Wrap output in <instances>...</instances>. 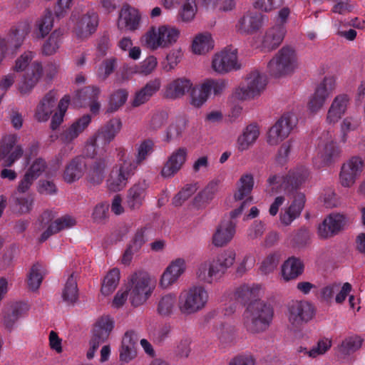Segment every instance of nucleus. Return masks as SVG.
I'll list each match as a JSON object with an SVG mask.
<instances>
[{
  "mask_svg": "<svg viewBox=\"0 0 365 365\" xmlns=\"http://www.w3.org/2000/svg\"><path fill=\"white\" fill-rule=\"evenodd\" d=\"M32 58L31 53H24L15 62L14 70L16 72L24 71L17 83V89L21 96L29 95L43 75V67L40 62L34 61L29 65Z\"/></svg>",
  "mask_w": 365,
  "mask_h": 365,
  "instance_id": "1",
  "label": "nucleus"
},
{
  "mask_svg": "<svg viewBox=\"0 0 365 365\" xmlns=\"http://www.w3.org/2000/svg\"><path fill=\"white\" fill-rule=\"evenodd\" d=\"M273 309L262 300L250 303L244 313V325L247 331L257 334L265 331L273 318Z\"/></svg>",
  "mask_w": 365,
  "mask_h": 365,
  "instance_id": "2",
  "label": "nucleus"
},
{
  "mask_svg": "<svg viewBox=\"0 0 365 365\" xmlns=\"http://www.w3.org/2000/svg\"><path fill=\"white\" fill-rule=\"evenodd\" d=\"M208 298V293L204 287L192 286L180 293L178 306L182 314H192L205 307Z\"/></svg>",
  "mask_w": 365,
  "mask_h": 365,
  "instance_id": "3",
  "label": "nucleus"
},
{
  "mask_svg": "<svg viewBox=\"0 0 365 365\" xmlns=\"http://www.w3.org/2000/svg\"><path fill=\"white\" fill-rule=\"evenodd\" d=\"M297 67L295 51L289 46H284L269 61L267 70L270 76L279 78L292 73Z\"/></svg>",
  "mask_w": 365,
  "mask_h": 365,
  "instance_id": "4",
  "label": "nucleus"
},
{
  "mask_svg": "<svg viewBox=\"0 0 365 365\" xmlns=\"http://www.w3.org/2000/svg\"><path fill=\"white\" fill-rule=\"evenodd\" d=\"M150 277L145 272H136L130 275V300L134 307L143 304L151 294L153 287L150 286Z\"/></svg>",
  "mask_w": 365,
  "mask_h": 365,
  "instance_id": "5",
  "label": "nucleus"
},
{
  "mask_svg": "<svg viewBox=\"0 0 365 365\" xmlns=\"http://www.w3.org/2000/svg\"><path fill=\"white\" fill-rule=\"evenodd\" d=\"M179 31L169 26H162L158 31L154 29L146 33L144 37L145 45L153 49L168 47L175 43L179 37Z\"/></svg>",
  "mask_w": 365,
  "mask_h": 365,
  "instance_id": "6",
  "label": "nucleus"
},
{
  "mask_svg": "<svg viewBox=\"0 0 365 365\" xmlns=\"http://www.w3.org/2000/svg\"><path fill=\"white\" fill-rule=\"evenodd\" d=\"M315 315L314 305L305 300L292 301L287 304V317L289 323L295 328L312 320Z\"/></svg>",
  "mask_w": 365,
  "mask_h": 365,
  "instance_id": "7",
  "label": "nucleus"
},
{
  "mask_svg": "<svg viewBox=\"0 0 365 365\" xmlns=\"http://www.w3.org/2000/svg\"><path fill=\"white\" fill-rule=\"evenodd\" d=\"M113 329V321L109 317H102L96 322L89 341L90 348L86 354L88 359H93L99 346L107 341Z\"/></svg>",
  "mask_w": 365,
  "mask_h": 365,
  "instance_id": "8",
  "label": "nucleus"
},
{
  "mask_svg": "<svg viewBox=\"0 0 365 365\" xmlns=\"http://www.w3.org/2000/svg\"><path fill=\"white\" fill-rule=\"evenodd\" d=\"M267 85L266 77L258 71H251L245 78V84L235 92L240 100H247L259 96Z\"/></svg>",
  "mask_w": 365,
  "mask_h": 365,
  "instance_id": "9",
  "label": "nucleus"
},
{
  "mask_svg": "<svg viewBox=\"0 0 365 365\" xmlns=\"http://www.w3.org/2000/svg\"><path fill=\"white\" fill-rule=\"evenodd\" d=\"M240 67L237 61V50L232 46L226 47L216 53L212 61V69L220 74L238 70Z\"/></svg>",
  "mask_w": 365,
  "mask_h": 365,
  "instance_id": "10",
  "label": "nucleus"
},
{
  "mask_svg": "<svg viewBox=\"0 0 365 365\" xmlns=\"http://www.w3.org/2000/svg\"><path fill=\"white\" fill-rule=\"evenodd\" d=\"M297 118L294 113L283 114L268 133V143L277 145L288 137L292 130L296 126Z\"/></svg>",
  "mask_w": 365,
  "mask_h": 365,
  "instance_id": "11",
  "label": "nucleus"
},
{
  "mask_svg": "<svg viewBox=\"0 0 365 365\" xmlns=\"http://www.w3.org/2000/svg\"><path fill=\"white\" fill-rule=\"evenodd\" d=\"M17 135H7L0 140V162L3 167H11L23 155L21 145H16Z\"/></svg>",
  "mask_w": 365,
  "mask_h": 365,
  "instance_id": "12",
  "label": "nucleus"
},
{
  "mask_svg": "<svg viewBox=\"0 0 365 365\" xmlns=\"http://www.w3.org/2000/svg\"><path fill=\"white\" fill-rule=\"evenodd\" d=\"M136 169L131 163L119 164L111 170L107 180L109 190L117 192L123 190L127 185L128 179L135 174Z\"/></svg>",
  "mask_w": 365,
  "mask_h": 365,
  "instance_id": "13",
  "label": "nucleus"
},
{
  "mask_svg": "<svg viewBox=\"0 0 365 365\" xmlns=\"http://www.w3.org/2000/svg\"><path fill=\"white\" fill-rule=\"evenodd\" d=\"M364 168V162L359 156H353L341 166L340 182L342 186H352L359 178Z\"/></svg>",
  "mask_w": 365,
  "mask_h": 365,
  "instance_id": "14",
  "label": "nucleus"
},
{
  "mask_svg": "<svg viewBox=\"0 0 365 365\" xmlns=\"http://www.w3.org/2000/svg\"><path fill=\"white\" fill-rule=\"evenodd\" d=\"M334 88L335 79L333 77H325L317 88L308 103V108L310 112L315 113L319 110Z\"/></svg>",
  "mask_w": 365,
  "mask_h": 365,
  "instance_id": "15",
  "label": "nucleus"
},
{
  "mask_svg": "<svg viewBox=\"0 0 365 365\" xmlns=\"http://www.w3.org/2000/svg\"><path fill=\"white\" fill-rule=\"evenodd\" d=\"M187 157V150L181 147L174 150L165 163L160 174L165 178L173 177L185 163Z\"/></svg>",
  "mask_w": 365,
  "mask_h": 365,
  "instance_id": "16",
  "label": "nucleus"
},
{
  "mask_svg": "<svg viewBox=\"0 0 365 365\" xmlns=\"http://www.w3.org/2000/svg\"><path fill=\"white\" fill-rule=\"evenodd\" d=\"M109 164L108 157L93 158L90 163H87L86 180L91 185L101 184L106 176V171Z\"/></svg>",
  "mask_w": 365,
  "mask_h": 365,
  "instance_id": "17",
  "label": "nucleus"
},
{
  "mask_svg": "<svg viewBox=\"0 0 365 365\" xmlns=\"http://www.w3.org/2000/svg\"><path fill=\"white\" fill-rule=\"evenodd\" d=\"M26 31L20 26L12 28L6 38L0 37V63L10 48L12 52H16L24 42Z\"/></svg>",
  "mask_w": 365,
  "mask_h": 365,
  "instance_id": "18",
  "label": "nucleus"
},
{
  "mask_svg": "<svg viewBox=\"0 0 365 365\" xmlns=\"http://www.w3.org/2000/svg\"><path fill=\"white\" fill-rule=\"evenodd\" d=\"M266 16L257 12H248L241 17L237 25V31L242 34H252L263 25Z\"/></svg>",
  "mask_w": 365,
  "mask_h": 365,
  "instance_id": "19",
  "label": "nucleus"
},
{
  "mask_svg": "<svg viewBox=\"0 0 365 365\" xmlns=\"http://www.w3.org/2000/svg\"><path fill=\"white\" fill-rule=\"evenodd\" d=\"M345 225V216L339 213L330 214L324 220L318 228V233L322 238H329L338 234Z\"/></svg>",
  "mask_w": 365,
  "mask_h": 365,
  "instance_id": "20",
  "label": "nucleus"
},
{
  "mask_svg": "<svg viewBox=\"0 0 365 365\" xmlns=\"http://www.w3.org/2000/svg\"><path fill=\"white\" fill-rule=\"evenodd\" d=\"M306 202V197L303 192H296L293 195L291 205L281 212L279 215L280 222L285 226L289 225L292 221L299 217Z\"/></svg>",
  "mask_w": 365,
  "mask_h": 365,
  "instance_id": "21",
  "label": "nucleus"
},
{
  "mask_svg": "<svg viewBox=\"0 0 365 365\" xmlns=\"http://www.w3.org/2000/svg\"><path fill=\"white\" fill-rule=\"evenodd\" d=\"M98 16L94 11H88L80 19L75 27L76 36L80 39L90 37L97 29Z\"/></svg>",
  "mask_w": 365,
  "mask_h": 365,
  "instance_id": "22",
  "label": "nucleus"
},
{
  "mask_svg": "<svg viewBox=\"0 0 365 365\" xmlns=\"http://www.w3.org/2000/svg\"><path fill=\"white\" fill-rule=\"evenodd\" d=\"M87 168L86 158L82 155L73 158L66 166L63 178L65 182L72 183L84 175Z\"/></svg>",
  "mask_w": 365,
  "mask_h": 365,
  "instance_id": "23",
  "label": "nucleus"
},
{
  "mask_svg": "<svg viewBox=\"0 0 365 365\" xmlns=\"http://www.w3.org/2000/svg\"><path fill=\"white\" fill-rule=\"evenodd\" d=\"M138 340L135 331L130 330L125 333L119 349V359L121 362L128 363L136 357Z\"/></svg>",
  "mask_w": 365,
  "mask_h": 365,
  "instance_id": "24",
  "label": "nucleus"
},
{
  "mask_svg": "<svg viewBox=\"0 0 365 365\" xmlns=\"http://www.w3.org/2000/svg\"><path fill=\"white\" fill-rule=\"evenodd\" d=\"M140 21L138 11L129 4H125L120 9L118 26L120 29L135 31L138 29Z\"/></svg>",
  "mask_w": 365,
  "mask_h": 365,
  "instance_id": "25",
  "label": "nucleus"
},
{
  "mask_svg": "<svg viewBox=\"0 0 365 365\" xmlns=\"http://www.w3.org/2000/svg\"><path fill=\"white\" fill-rule=\"evenodd\" d=\"M308 177L309 171L307 168L303 167L296 168L293 170H290L287 175L284 177L282 186L287 192H293L305 182Z\"/></svg>",
  "mask_w": 365,
  "mask_h": 365,
  "instance_id": "26",
  "label": "nucleus"
},
{
  "mask_svg": "<svg viewBox=\"0 0 365 365\" xmlns=\"http://www.w3.org/2000/svg\"><path fill=\"white\" fill-rule=\"evenodd\" d=\"M235 222L223 220L213 235V245L216 247H223L230 242L235 234Z\"/></svg>",
  "mask_w": 365,
  "mask_h": 365,
  "instance_id": "27",
  "label": "nucleus"
},
{
  "mask_svg": "<svg viewBox=\"0 0 365 365\" xmlns=\"http://www.w3.org/2000/svg\"><path fill=\"white\" fill-rule=\"evenodd\" d=\"M148 184L145 180L135 183L128 191L127 205L131 210L140 208L146 195Z\"/></svg>",
  "mask_w": 365,
  "mask_h": 365,
  "instance_id": "28",
  "label": "nucleus"
},
{
  "mask_svg": "<svg viewBox=\"0 0 365 365\" xmlns=\"http://www.w3.org/2000/svg\"><path fill=\"white\" fill-rule=\"evenodd\" d=\"M192 87V83L189 79L176 78L166 86L164 97L172 100L180 98L188 93Z\"/></svg>",
  "mask_w": 365,
  "mask_h": 365,
  "instance_id": "29",
  "label": "nucleus"
},
{
  "mask_svg": "<svg viewBox=\"0 0 365 365\" xmlns=\"http://www.w3.org/2000/svg\"><path fill=\"white\" fill-rule=\"evenodd\" d=\"M122 123L119 118H112L103 125L97 132L95 137V144L101 141L103 144L110 143L120 132Z\"/></svg>",
  "mask_w": 365,
  "mask_h": 365,
  "instance_id": "30",
  "label": "nucleus"
},
{
  "mask_svg": "<svg viewBox=\"0 0 365 365\" xmlns=\"http://www.w3.org/2000/svg\"><path fill=\"white\" fill-rule=\"evenodd\" d=\"M350 98L346 94H340L336 96L329 107L327 121L329 123H336L345 113Z\"/></svg>",
  "mask_w": 365,
  "mask_h": 365,
  "instance_id": "31",
  "label": "nucleus"
},
{
  "mask_svg": "<svg viewBox=\"0 0 365 365\" xmlns=\"http://www.w3.org/2000/svg\"><path fill=\"white\" fill-rule=\"evenodd\" d=\"M28 310L26 304L23 302H14L9 304L4 310L3 324L5 328L11 331L16 322Z\"/></svg>",
  "mask_w": 365,
  "mask_h": 365,
  "instance_id": "32",
  "label": "nucleus"
},
{
  "mask_svg": "<svg viewBox=\"0 0 365 365\" xmlns=\"http://www.w3.org/2000/svg\"><path fill=\"white\" fill-rule=\"evenodd\" d=\"M56 104V93H47L36 108L35 118L39 122L46 121L53 113Z\"/></svg>",
  "mask_w": 365,
  "mask_h": 365,
  "instance_id": "33",
  "label": "nucleus"
},
{
  "mask_svg": "<svg viewBox=\"0 0 365 365\" xmlns=\"http://www.w3.org/2000/svg\"><path fill=\"white\" fill-rule=\"evenodd\" d=\"M286 34V29L282 24H277L266 32L263 39V46L267 50L277 48L282 42Z\"/></svg>",
  "mask_w": 365,
  "mask_h": 365,
  "instance_id": "34",
  "label": "nucleus"
},
{
  "mask_svg": "<svg viewBox=\"0 0 365 365\" xmlns=\"http://www.w3.org/2000/svg\"><path fill=\"white\" fill-rule=\"evenodd\" d=\"M220 180L214 179L200 191L194 198L193 204L197 207H203L210 203L218 192Z\"/></svg>",
  "mask_w": 365,
  "mask_h": 365,
  "instance_id": "35",
  "label": "nucleus"
},
{
  "mask_svg": "<svg viewBox=\"0 0 365 365\" xmlns=\"http://www.w3.org/2000/svg\"><path fill=\"white\" fill-rule=\"evenodd\" d=\"M76 225V220L69 215H65L51 223L47 229L41 234L39 241L43 242L51 235L60 231L73 227Z\"/></svg>",
  "mask_w": 365,
  "mask_h": 365,
  "instance_id": "36",
  "label": "nucleus"
},
{
  "mask_svg": "<svg viewBox=\"0 0 365 365\" xmlns=\"http://www.w3.org/2000/svg\"><path fill=\"white\" fill-rule=\"evenodd\" d=\"M304 271L303 262L295 257L288 258L282 267V277L286 281L297 279Z\"/></svg>",
  "mask_w": 365,
  "mask_h": 365,
  "instance_id": "37",
  "label": "nucleus"
},
{
  "mask_svg": "<svg viewBox=\"0 0 365 365\" xmlns=\"http://www.w3.org/2000/svg\"><path fill=\"white\" fill-rule=\"evenodd\" d=\"M91 120L90 115L86 114L74 122L68 129L63 131L61 139L65 143H70L84 130Z\"/></svg>",
  "mask_w": 365,
  "mask_h": 365,
  "instance_id": "38",
  "label": "nucleus"
},
{
  "mask_svg": "<svg viewBox=\"0 0 365 365\" xmlns=\"http://www.w3.org/2000/svg\"><path fill=\"white\" fill-rule=\"evenodd\" d=\"M160 81L158 78L148 82L143 88L135 93L133 106L137 107L147 102L160 89Z\"/></svg>",
  "mask_w": 365,
  "mask_h": 365,
  "instance_id": "39",
  "label": "nucleus"
},
{
  "mask_svg": "<svg viewBox=\"0 0 365 365\" xmlns=\"http://www.w3.org/2000/svg\"><path fill=\"white\" fill-rule=\"evenodd\" d=\"M259 135V129L255 124L248 125L237 138V148L240 151L247 150L256 140Z\"/></svg>",
  "mask_w": 365,
  "mask_h": 365,
  "instance_id": "40",
  "label": "nucleus"
},
{
  "mask_svg": "<svg viewBox=\"0 0 365 365\" xmlns=\"http://www.w3.org/2000/svg\"><path fill=\"white\" fill-rule=\"evenodd\" d=\"M77 276L75 272L69 274L62 291L63 300L68 304H74L78 299Z\"/></svg>",
  "mask_w": 365,
  "mask_h": 365,
  "instance_id": "41",
  "label": "nucleus"
},
{
  "mask_svg": "<svg viewBox=\"0 0 365 365\" xmlns=\"http://www.w3.org/2000/svg\"><path fill=\"white\" fill-rule=\"evenodd\" d=\"M261 292L262 287L260 285L256 284L252 287L242 285L236 290L235 296L244 303H247L250 301L251 303L255 300H258L257 298L260 296Z\"/></svg>",
  "mask_w": 365,
  "mask_h": 365,
  "instance_id": "42",
  "label": "nucleus"
},
{
  "mask_svg": "<svg viewBox=\"0 0 365 365\" xmlns=\"http://www.w3.org/2000/svg\"><path fill=\"white\" fill-rule=\"evenodd\" d=\"M213 41L210 34H200L195 36L192 41V51L196 54H204L212 49Z\"/></svg>",
  "mask_w": 365,
  "mask_h": 365,
  "instance_id": "43",
  "label": "nucleus"
},
{
  "mask_svg": "<svg viewBox=\"0 0 365 365\" xmlns=\"http://www.w3.org/2000/svg\"><path fill=\"white\" fill-rule=\"evenodd\" d=\"M254 186V179L251 174H245L241 176L238 182V187L234 194L235 201L242 200L248 196Z\"/></svg>",
  "mask_w": 365,
  "mask_h": 365,
  "instance_id": "44",
  "label": "nucleus"
},
{
  "mask_svg": "<svg viewBox=\"0 0 365 365\" xmlns=\"http://www.w3.org/2000/svg\"><path fill=\"white\" fill-rule=\"evenodd\" d=\"M153 148L154 142L153 140L148 138L143 140L137 148L135 159L131 165L137 170L138 167L153 152Z\"/></svg>",
  "mask_w": 365,
  "mask_h": 365,
  "instance_id": "45",
  "label": "nucleus"
},
{
  "mask_svg": "<svg viewBox=\"0 0 365 365\" xmlns=\"http://www.w3.org/2000/svg\"><path fill=\"white\" fill-rule=\"evenodd\" d=\"M120 280V270L118 268L112 269L104 277L101 287V293L105 296L112 294L117 287Z\"/></svg>",
  "mask_w": 365,
  "mask_h": 365,
  "instance_id": "46",
  "label": "nucleus"
},
{
  "mask_svg": "<svg viewBox=\"0 0 365 365\" xmlns=\"http://www.w3.org/2000/svg\"><path fill=\"white\" fill-rule=\"evenodd\" d=\"M176 297L173 294L163 296L158 303L157 312L162 317H169L174 312Z\"/></svg>",
  "mask_w": 365,
  "mask_h": 365,
  "instance_id": "47",
  "label": "nucleus"
},
{
  "mask_svg": "<svg viewBox=\"0 0 365 365\" xmlns=\"http://www.w3.org/2000/svg\"><path fill=\"white\" fill-rule=\"evenodd\" d=\"M128 93L125 89H118L110 96L106 113H112L123 106L128 99Z\"/></svg>",
  "mask_w": 365,
  "mask_h": 365,
  "instance_id": "48",
  "label": "nucleus"
},
{
  "mask_svg": "<svg viewBox=\"0 0 365 365\" xmlns=\"http://www.w3.org/2000/svg\"><path fill=\"white\" fill-rule=\"evenodd\" d=\"M99 94V88L86 86L77 92L76 99L81 106H84L90 101L98 99Z\"/></svg>",
  "mask_w": 365,
  "mask_h": 365,
  "instance_id": "49",
  "label": "nucleus"
},
{
  "mask_svg": "<svg viewBox=\"0 0 365 365\" xmlns=\"http://www.w3.org/2000/svg\"><path fill=\"white\" fill-rule=\"evenodd\" d=\"M43 267L39 263L34 264L28 275L27 284L29 288L32 291L37 290L43 280Z\"/></svg>",
  "mask_w": 365,
  "mask_h": 365,
  "instance_id": "50",
  "label": "nucleus"
},
{
  "mask_svg": "<svg viewBox=\"0 0 365 365\" xmlns=\"http://www.w3.org/2000/svg\"><path fill=\"white\" fill-rule=\"evenodd\" d=\"M36 26L38 37L43 38L51 31L53 26V18L51 10L45 11L43 16L37 21Z\"/></svg>",
  "mask_w": 365,
  "mask_h": 365,
  "instance_id": "51",
  "label": "nucleus"
},
{
  "mask_svg": "<svg viewBox=\"0 0 365 365\" xmlns=\"http://www.w3.org/2000/svg\"><path fill=\"white\" fill-rule=\"evenodd\" d=\"M362 341V339L357 336L348 337L339 346V352L344 356L349 355L361 347Z\"/></svg>",
  "mask_w": 365,
  "mask_h": 365,
  "instance_id": "52",
  "label": "nucleus"
},
{
  "mask_svg": "<svg viewBox=\"0 0 365 365\" xmlns=\"http://www.w3.org/2000/svg\"><path fill=\"white\" fill-rule=\"evenodd\" d=\"M61 33L57 30L50 35L42 46V53L46 56L53 55L58 49L61 43Z\"/></svg>",
  "mask_w": 365,
  "mask_h": 365,
  "instance_id": "53",
  "label": "nucleus"
},
{
  "mask_svg": "<svg viewBox=\"0 0 365 365\" xmlns=\"http://www.w3.org/2000/svg\"><path fill=\"white\" fill-rule=\"evenodd\" d=\"M32 200L25 197H14L10 201L11 207L14 213L21 215L29 212L31 210Z\"/></svg>",
  "mask_w": 365,
  "mask_h": 365,
  "instance_id": "54",
  "label": "nucleus"
},
{
  "mask_svg": "<svg viewBox=\"0 0 365 365\" xmlns=\"http://www.w3.org/2000/svg\"><path fill=\"white\" fill-rule=\"evenodd\" d=\"M168 114L165 111H158L153 113L147 125V130L150 132H156L166 123Z\"/></svg>",
  "mask_w": 365,
  "mask_h": 365,
  "instance_id": "55",
  "label": "nucleus"
},
{
  "mask_svg": "<svg viewBox=\"0 0 365 365\" xmlns=\"http://www.w3.org/2000/svg\"><path fill=\"white\" fill-rule=\"evenodd\" d=\"M197 190V184L186 185L173 199V204L175 207L180 206Z\"/></svg>",
  "mask_w": 365,
  "mask_h": 365,
  "instance_id": "56",
  "label": "nucleus"
},
{
  "mask_svg": "<svg viewBox=\"0 0 365 365\" xmlns=\"http://www.w3.org/2000/svg\"><path fill=\"white\" fill-rule=\"evenodd\" d=\"M117 66V61L115 58L104 60L100 66L98 71V77L101 81H106L108 77L113 73Z\"/></svg>",
  "mask_w": 365,
  "mask_h": 365,
  "instance_id": "57",
  "label": "nucleus"
},
{
  "mask_svg": "<svg viewBox=\"0 0 365 365\" xmlns=\"http://www.w3.org/2000/svg\"><path fill=\"white\" fill-rule=\"evenodd\" d=\"M226 86L227 82L222 79H208L205 81L202 85V89L205 91L204 92H206L208 96L210 94L212 91H213L215 95L220 94L225 88Z\"/></svg>",
  "mask_w": 365,
  "mask_h": 365,
  "instance_id": "58",
  "label": "nucleus"
},
{
  "mask_svg": "<svg viewBox=\"0 0 365 365\" xmlns=\"http://www.w3.org/2000/svg\"><path fill=\"white\" fill-rule=\"evenodd\" d=\"M284 0H254L253 6L262 11L269 12L280 7Z\"/></svg>",
  "mask_w": 365,
  "mask_h": 365,
  "instance_id": "59",
  "label": "nucleus"
},
{
  "mask_svg": "<svg viewBox=\"0 0 365 365\" xmlns=\"http://www.w3.org/2000/svg\"><path fill=\"white\" fill-rule=\"evenodd\" d=\"M321 158L324 165H328L339 155V149L332 141L327 143L321 153Z\"/></svg>",
  "mask_w": 365,
  "mask_h": 365,
  "instance_id": "60",
  "label": "nucleus"
},
{
  "mask_svg": "<svg viewBox=\"0 0 365 365\" xmlns=\"http://www.w3.org/2000/svg\"><path fill=\"white\" fill-rule=\"evenodd\" d=\"M279 262V255L277 253L269 255L262 262L260 270L263 274L273 272Z\"/></svg>",
  "mask_w": 365,
  "mask_h": 365,
  "instance_id": "61",
  "label": "nucleus"
},
{
  "mask_svg": "<svg viewBox=\"0 0 365 365\" xmlns=\"http://www.w3.org/2000/svg\"><path fill=\"white\" fill-rule=\"evenodd\" d=\"M196 9L195 0H186L180 13L182 21L185 22L191 21L195 15Z\"/></svg>",
  "mask_w": 365,
  "mask_h": 365,
  "instance_id": "62",
  "label": "nucleus"
},
{
  "mask_svg": "<svg viewBox=\"0 0 365 365\" xmlns=\"http://www.w3.org/2000/svg\"><path fill=\"white\" fill-rule=\"evenodd\" d=\"M180 49L173 50L166 56V61L163 62V68L166 71L173 69L182 58Z\"/></svg>",
  "mask_w": 365,
  "mask_h": 365,
  "instance_id": "63",
  "label": "nucleus"
},
{
  "mask_svg": "<svg viewBox=\"0 0 365 365\" xmlns=\"http://www.w3.org/2000/svg\"><path fill=\"white\" fill-rule=\"evenodd\" d=\"M47 168V163L42 158H36L26 171L37 179Z\"/></svg>",
  "mask_w": 365,
  "mask_h": 365,
  "instance_id": "64",
  "label": "nucleus"
}]
</instances>
